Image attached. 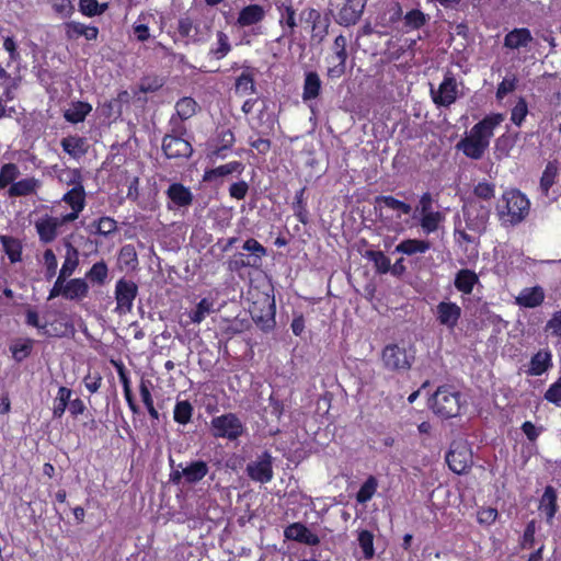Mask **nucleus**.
<instances>
[{
	"instance_id": "nucleus-1",
	"label": "nucleus",
	"mask_w": 561,
	"mask_h": 561,
	"mask_svg": "<svg viewBox=\"0 0 561 561\" xmlns=\"http://www.w3.org/2000/svg\"><path fill=\"white\" fill-rule=\"evenodd\" d=\"M504 121L502 114H491L472 126L469 134L456 145L467 158L480 160L490 146L494 129Z\"/></svg>"
},
{
	"instance_id": "nucleus-2",
	"label": "nucleus",
	"mask_w": 561,
	"mask_h": 561,
	"mask_svg": "<svg viewBox=\"0 0 561 561\" xmlns=\"http://www.w3.org/2000/svg\"><path fill=\"white\" fill-rule=\"evenodd\" d=\"M495 210L502 226L515 227L528 217L530 201L519 190L508 188L497 199Z\"/></svg>"
},
{
	"instance_id": "nucleus-3",
	"label": "nucleus",
	"mask_w": 561,
	"mask_h": 561,
	"mask_svg": "<svg viewBox=\"0 0 561 561\" xmlns=\"http://www.w3.org/2000/svg\"><path fill=\"white\" fill-rule=\"evenodd\" d=\"M430 408L440 417H455L460 412L461 393L453 386H440L430 399Z\"/></svg>"
},
{
	"instance_id": "nucleus-4",
	"label": "nucleus",
	"mask_w": 561,
	"mask_h": 561,
	"mask_svg": "<svg viewBox=\"0 0 561 561\" xmlns=\"http://www.w3.org/2000/svg\"><path fill=\"white\" fill-rule=\"evenodd\" d=\"M375 210L378 213L379 219L387 227L399 225L402 215H409L412 207L397 199L391 195H379L374 201Z\"/></svg>"
},
{
	"instance_id": "nucleus-5",
	"label": "nucleus",
	"mask_w": 561,
	"mask_h": 561,
	"mask_svg": "<svg viewBox=\"0 0 561 561\" xmlns=\"http://www.w3.org/2000/svg\"><path fill=\"white\" fill-rule=\"evenodd\" d=\"M244 431V424L234 413H225L210 421V433L215 438L237 440Z\"/></svg>"
},
{
	"instance_id": "nucleus-6",
	"label": "nucleus",
	"mask_w": 561,
	"mask_h": 561,
	"mask_svg": "<svg viewBox=\"0 0 561 561\" xmlns=\"http://www.w3.org/2000/svg\"><path fill=\"white\" fill-rule=\"evenodd\" d=\"M414 359L413 352L398 344H389L382 351V362L388 369L408 370Z\"/></svg>"
},
{
	"instance_id": "nucleus-7",
	"label": "nucleus",
	"mask_w": 561,
	"mask_h": 561,
	"mask_svg": "<svg viewBox=\"0 0 561 561\" xmlns=\"http://www.w3.org/2000/svg\"><path fill=\"white\" fill-rule=\"evenodd\" d=\"M347 39L343 35L335 37L332 45V55L328 58L331 65L327 70V76L330 79H339L345 73L346 59H347Z\"/></svg>"
},
{
	"instance_id": "nucleus-8",
	"label": "nucleus",
	"mask_w": 561,
	"mask_h": 561,
	"mask_svg": "<svg viewBox=\"0 0 561 561\" xmlns=\"http://www.w3.org/2000/svg\"><path fill=\"white\" fill-rule=\"evenodd\" d=\"M466 226L469 230L480 234L485 231L489 219V207L478 202H469L463 208Z\"/></svg>"
},
{
	"instance_id": "nucleus-9",
	"label": "nucleus",
	"mask_w": 561,
	"mask_h": 561,
	"mask_svg": "<svg viewBox=\"0 0 561 561\" xmlns=\"http://www.w3.org/2000/svg\"><path fill=\"white\" fill-rule=\"evenodd\" d=\"M249 478L259 483H268L273 479V457L264 451L250 461L245 468Z\"/></svg>"
},
{
	"instance_id": "nucleus-10",
	"label": "nucleus",
	"mask_w": 561,
	"mask_h": 561,
	"mask_svg": "<svg viewBox=\"0 0 561 561\" xmlns=\"http://www.w3.org/2000/svg\"><path fill=\"white\" fill-rule=\"evenodd\" d=\"M431 96L437 106H450L458 98V84L451 72H446L438 89L431 88Z\"/></svg>"
},
{
	"instance_id": "nucleus-11",
	"label": "nucleus",
	"mask_w": 561,
	"mask_h": 561,
	"mask_svg": "<svg viewBox=\"0 0 561 561\" xmlns=\"http://www.w3.org/2000/svg\"><path fill=\"white\" fill-rule=\"evenodd\" d=\"M137 294L136 283L125 278L118 279L115 285L116 311L119 313L130 312Z\"/></svg>"
},
{
	"instance_id": "nucleus-12",
	"label": "nucleus",
	"mask_w": 561,
	"mask_h": 561,
	"mask_svg": "<svg viewBox=\"0 0 561 561\" xmlns=\"http://www.w3.org/2000/svg\"><path fill=\"white\" fill-rule=\"evenodd\" d=\"M446 461L451 471L465 473L472 463V455L466 444L454 443L446 455Z\"/></svg>"
},
{
	"instance_id": "nucleus-13",
	"label": "nucleus",
	"mask_w": 561,
	"mask_h": 561,
	"mask_svg": "<svg viewBox=\"0 0 561 561\" xmlns=\"http://www.w3.org/2000/svg\"><path fill=\"white\" fill-rule=\"evenodd\" d=\"M67 222L69 221L64 220V216L54 217L45 215L38 218L35 221V229L41 242L45 244L53 242L58 236V229Z\"/></svg>"
},
{
	"instance_id": "nucleus-14",
	"label": "nucleus",
	"mask_w": 561,
	"mask_h": 561,
	"mask_svg": "<svg viewBox=\"0 0 561 561\" xmlns=\"http://www.w3.org/2000/svg\"><path fill=\"white\" fill-rule=\"evenodd\" d=\"M209 25L194 24L188 16L181 18L178 22L179 34L186 39V43L205 42L209 35Z\"/></svg>"
},
{
	"instance_id": "nucleus-15",
	"label": "nucleus",
	"mask_w": 561,
	"mask_h": 561,
	"mask_svg": "<svg viewBox=\"0 0 561 561\" xmlns=\"http://www.w3.org/2000/svg\"><path fill=\"white\" fill-rule=\"evenodd\" d=\"M162 150L169 159L190 158L193 152V148L187 140L173 135L164 136Z\"/></svg>"
},
{
	"instance_id": "nucleus-16",
	"label": "nucleus",
	"mask_w": 561,
	"mask_h": 561,
	"mask_svg": "<svg viewBox=\"0 0 561 561\" xmlns=\"http://www.w3.org/2000/svg\"><path fill=\"white\" fill-rule=\"evenodd\" d=\"M62 202H65L71 208L69 214L62 215L64 220L69 222L75 221L79 218L80 213L85 207V191L83 186H73L67 193L64 194Z\"/></svg>"
},
{
	"instance_id": "nucleus-17",
	"label": "nucleus",
	"mask_w": 561,
	"mask_h": 561,
	"mask_svg": "<svg viewBox=\"0 0 561 561\" xmlns=\"http://www.w3.org/2000/svg\"><path fill=\"white\" fill-rule=\"evenodd\" d=\"M461 317V308L450 301H442L436 307V319L439 324L454 330Z\"/></svg>"
},
{
	"instance_id": "nucleus-18",
	"label": "nucleus",
	"mask_w": 561,
	"mask_h": 561,
	"mask_svg": "<svg viewBox=\"0 0 561 561\" xmlns=\"http://www.w3.org/2000/svg\"><path fill=\"white\" fill-rule=\"evenodd\" d=\"M266 16V10L260 4H249L242 8L236 21L239 27H251L259 25Z\"/></svg>"
},
{
	"instance_id": "nucleus-19",
	"label": "nucleus",
	"mask_w": 561,
	"mask_h": 561,
	"mask_svg": "<svg viewBox=\"0 0 561 561\" xmlns=\"http://www.w3.org/2000/svg\"><path fill=\"white\" fill-rule=\"evenodd\" d=\"M284 536L288 540H294L308 546H317L320 543V538L301 523H293L287 526L284 530Z\"/></svg>"
},
{
	"instance_id": "nucleus-20",
	"label": "nucleus",
	"mask_w": 561,
	"mask_h": 561,
	"mask_svg": "<svg viewBox=\"0 0 561 561\" xmlns=\"http://www.w3.org/2000/svg\"><path fill=\"white\" fill-rule=\"evenodd\" d=\"M42 187V181L34 176H28L12 183L7 190L8 197H26L36 195Z\"/></svg>"
},
{
	"instance_id": "nucleus-21",
	"label": "nucleus",
	"mask_w": 561,
	"mask_h": 561,
	"mask_svg": "<svg viewBox=\"0 0 561 561\" xmlns=\"http://www.w3.org/2000/svg\"><path fill=\"white\" fill-rule=\"evenodd\" d=\"M545 297V289L537 285L534 287L523 288L515 298V302L523 308H536L543 302Z\"/></svg>"
},
{
	"instance_id": "nucleus-22",
	"label": "nucleus",
	"mask_w": 561,
	"mask_h": 561,
	"mask_svg": "<svg viewBox=\"0 0 561 561\" xmlns=\"http://www.w3.org/2000/svg\"><path fill=\"white\" fill-rule=\"evenodd\" d=\"M552 353L545 348L538 351L530 358L526 374L528 376H541L552 367Z\"/></svg>"
},
{
	"instance_id": "nucleus-23",
	"label": "nucleus",
	"mask_w": 561,
	"mask_h": 561,
	"mask_svg": "<svg viewBox=\"0 0 561 561\" xmlns=\"http://www.w3.org/2000/svg\"><path fill=\"white\" fill-rule=\"evenodd\" d=\"M300 21L306 22L307 24L311 25L312 36L318 37L319 41H322L324 36L327 35L328 25L324 24L321 26V13L312 8L304 9L300 12Z\"/></svg>"
},
{
	"instance_id": "nucleus-24",
	"label": "nucleus",
	"mask_w": 561,
	"mask_h": 561,
	"mask_svg": "<svg viewBox=\"0 0 561 561\" xmlns=\"http://www.w3.org/2000/svg\"><path fill=\"white\" fill-rule=\"evenodd\" d=\"M533 39V35L528 28H514L505 35L504 46L510 49L525 48Z\"/></svg>"
},
{
	"instance_id": "nucleus-25",
	"label": "nucleus",
	"mask_w": 561,
	"mask_h": 561,
	"mask_svg": "<svg viewBox=\"0 0 561 561\" xmlns=\"http://www.w3.org/2000/svg\"><path fill=\"white\" fill-rule=\"evenodd\" d=\"M322 89V81L316 71H308L305 73L302 87V101L309 102L317 99Z\"/></svg>"
},
{
	"instance_id": "nucleus-26",
	"label": "nucleus",
	"mask_w": 561,
	"mask_h": 561,
	"mask_svg": "<svg viewBox=\"0 0 561 561\" xmlns=\"http://www.w3.org/2000/svg\"><path fill=\"white\" fill-rule=\"evenodd\" d=\"M168 198L178 207H187L193 202L191 190L181 183H173L167 190Z\"/></svg>"
},
{
	"instance_id": "nucleus-27",
	"label": "nucleus",
	"mask_w": 561,
	"mask_h": 561,
	"mask_svg": "<svg viewBox=\"0 0 561 561\" xmlns=\"http://www.w3.org/2000/svg\"><path fill=\"white\" fill-rule=\"evenodd\" d=\"M66 35L69 39H77L83 36L88 41H95L99 30L96 26H88L83 23L71 21L66 23Z\"/></svg>"
},
{
	"instance_id": "nucleus-28",
	"label": "nucleus",
	"mask_w": 561,
	"mask_h": 561,
	"mask_svg": "<svg viewBox=\"0 0 561 561\" xmlns=\"http://www.w3.org/2000/svg\"><path fill=\"white\" fill-rule=\"evenodd\" d=\"M244 167L240 161H230L226 164L219 165L215 169H210L205 171L203 175V181L213 182L219 178L227 176L232 173H241Z\"/></svg>"
},
{
	"instance_id": "nucleus-29",
	"label": "nucleus",
	"mask_w": 561,
	"mask_h": 561,
	"mask_svg": "<svg viewBox=\"0 0 561 561\" xmlns=\"http://www.w3.org/2000/svg\"><path fill=\"white\" fill-rule=\"evenodd\" d=\"M179 467L182 469V474L187 483L199 482L206 477L209 470L207 463L203 460L191 462L185 467L179 465Z\"/></svg>"
},
{
	"instance_id": "nucleus-30",
	"label": "nucleus",
	"mask_w": 561,
	"mask_h": 561,
	"mask_svg": "<svg viewBox=\"0 0 561 561\" xmlns=\"http://www.w3.org/2000/svg\"><path fill=\"white\" fill-rule=\"evenodd\" d=\"M279 10V24L283 27V36H293L297 27L296 11L291 4L283 3L278 7Z\"/></svg>"
},
{
	"instance_id": "nucleus-31",
	"label": "nucleus",
	"mask_w": 561,
	"mask_h": 561,
	"mask_svg": "<svg viewBox=\"0 0 561 561\" xmlns=\"http://www.w3.org/2000/svg\"><path fill=\"white\" fill-rule=\"evenodd\" d=\"M255 90L254 73L250 68H245L236 78L234 93L239 96H245L255 93Z\"/></svg>"
},
{
	"instance_id": "nucleus-32",
	"label": "nucleus",
	"mask_w": 561,
	"mask_h": 561,
	"mask_svg": "<svg viewBox=\"0 0 561 561\" xmlns=\"http://www.w3.org/2000/svg\"><path fill=\"white\" fill-rule=\"evenodd\" d=\"M557 507V492L552 486H547L540 499L539 511L546 516L548 523L553 519Z\"/></svg>"
},
{
	"instance_id": "nucleus-33",
	"label": "nucleus",
	"mask_w": 561,
	"mask_h": 561,
	"mask_svg": "<svg viewBox=\"0 0 561 561\" xmlns=\"http://www.w3.org/2000/svg\"><path fill=\"white\" fill-rule=\"evenodd\" d=\"M89 285L83 278H72L65 283V298L68 300H80L87 297Z\"/></svg>"
},
{
	"instance_id": "nucleus-34",
	"label": "nucleus",
	"mask_w": 561,
	"mask_h": 561,
	"mask_svg": "<svg viewBox=\"0 0 561 561\" xmlns=\"http://www.w3.org/2000/svg\"><path fill=\"white\" fill-rule=\"evenodd\" d=\"M478 282L479 277L473 271L463 268L456 274L454 284L459 291L469 295Z\"/></svg>"
},
{
	"instance_id": "nucleus-35",
	"label": "nucleus",
	"mask_w": 561,
	"mask_h": 561,
	"mask_svg": "<svg viewBox=\"0 0 561 561\" xmlns=\"http://www.w3.org/2000/svg\"><path fill=\"white\" fill-rule=\"evenodd\" d=\"M118 267L125 271H135L138 267V255L133 244H125L118 252Z\"/></svg>"
},
{
	"instance_id": "nucleus-36",
	"label": "nucleus",
	"mask_w": 561,
	"mask_h": 561,
	"mask_svg": "<svg viewBox=\"0 0 561 561\" xmlns=\"http://www.w3.org/2000/svg\"><path fill=\"white\" fill-rule=\"evenodd\" d=\"M79 265V251L70 242L66 243V255L59 275L67 278L73 274Z\"/></svg>"
},
{
	"instance_id": "nucleus-37",
	"label": "nucleus",
	"mask_w": 561,
	"mask_h": 561,
	"mask_svg": "<svg viewBox=\"0 0 561 561\" xmlns=\"http://www.w3.org/2000/svg\"><path fill=\"white\" fill-rule=\"evenodd\" d=\"M431 249V243L426 240L407 239L401 241L396 251L405 255H413L417 253H425Z\"/></svg>"
},
{
	"instance_id": "nucleus-38",
	"label": "nucleus",
	"mask_w": 561,
	"mask_h": 561,
	"mask_svg": "<svg viewBox=\"0 0 561 561\" xmlns=\"http://www.w3.org/2000/svg\"><path fill=\"white\" fill-rule=\"evenodd\" d=\"M61 147L72 158H80L87 152V144L82 137L69 136L62 138Z\"/></svg>"
},
{
	"instance_id": "nucleus-39",
	"label": "nucleus",
	"mask_w": 561,
	"mask_h": 561,
	"mask_svg": "<svg viewBox=\"0 0 561 561\" xmlns=\"http://www.w3.org/2000/svg\"><path fill=\"white\" fill-rule=\"evenodd\" d=\"M92 111V106L87 102H75L65 111L67 122L77 124L83 122L87 115Z\"/></svg>"
},
{
	"instance_id": "nucleus-40",
	"label": "nucleus",
	"mask_w": 561,
	"mask_h": 561,
	"mask_svg": "<svg viewBox=\"0 0 561 561\" xmlns=\"http://www.w3.org/2000/svg\"><path fill=\"white\" fill-rule=\"evenodd\" d=\"M231 48L229 36L225 32L218 31L216 33V42L209 49V55L215 59L220 60L231 51Z\"/></svg>"
},
{
	"instance_id": "nucleus-41",
	"label": "nucleus",
	"mask_w": 561,
	"mask_h": 561,
	"mask_svg": "<svg viewBox=\"0 0 561 561\" xmlns=\"http://www.w3.org/2000/svg\"><path fill=\"white\" fill-rule=\"evenodd\" d=\"M117 230V222L111 217L103 216L89 226L90 233L107 237Z\"/></svg>"
},
{
	"instance_id": "nucleus-42",
	"label": "nucleus",
	"mask_w": 561,
	"mask_h": 561,
	"mask_svg": "<svg viewBox=\"0 0 561 561\" xmlns=\"http://www.w3.org/2000/svg\"><path fill=\"white\" fill-rule=\"evenodd\" d=\"M445 220V215L438 210L420 216V226L424 233L430 234L438 230Z\"/></svg>"
},
{
	"instance_id": "nucleus-43",
	"label": "nucleus",
	"mask_w": 561,
	"mask_h": 561,
	"mask_svg": "<svg viewBox=\"0 0 561 561\" xmlns=\"http://www.w3.org/2000/svg\"><path fill=\"white\" fill-rule=\"evenodd\" d=\"M0 241L11 263H16L22 260V244L18 239L9 236H1Z\"/></svg>"
},
{
	"instance_id": "nucleus-44",
	"label": "nucleus",
	"mask_w": 561,
	"mask_h": 561,
	"mask_svg": "<svg viewBox=\"0 0 561 561\" xmlns=\"http://www.w3.org/2000/svg\"><path fill=\"white\" fill-rule=\"evenodd\" d=\"M71 389L67 387L62 386L58 389L53 407V416L55 419H60L65 414V411L67 410V408H69V400L71 398Z\"/></svg>"
},
{
	"instance_id": "nucleus-45",
	"label": "nucleus",
	"mask_w": 561,
	"mask_h": 561,
	"mask_svg": "<svg viewBox=\"0 0 561 561\" xmlns=\"http://www.w3.org/2000/svg\"><path fill=\"white\" fill-rule=\"evenodd\" d=\"M214 300L211 298H203L194 310L188 313L191 321L195 324H199L207 316L213 313Z\"/></svg>"
},
{
	"instance_id": "nucleus-46",
	"label": "nucleus",
	"mask_w": 561,
	"mask_h": 561,
	"mask_svg": "<svg viewBox=\"0 0 561 561\" xmlns=\"http://www.w3.org/2000/svg\"><path fill=\"white\" fill-rule=\"evenodd\" d=\"M21 172L15 163H4L0 169V190L9 188L15 183Z\"/></svg>"
},
{
	"instance_id": "nucleus-47",
	"label": "nucleus",
	"mask_w": 561,
	"mask_h": 561,
	"mask_svg": "<svg viewBox=\"0 0 561 561\" xmlns=\"http://www.w3.org/2000/svg\"><path fill=\"white\" fill-rule=\"evenodd\" d=\"M558 175V167L556 162H548L540 178L539 188L546 196L549 194V190L554 184Z\"/></svg>"
},
{
	"instance_id": "nucleus-48",
	"label": "nucleus",
	"mask_w": 561,
	"mask_h": 561,
	"mask_svg": "<svg viewBox=\"0 0 561 561\" xmlns=\"http://www.w3.org/2000/svg\"><path fill=\"white\" fill-rule=\"evenodd\" d=\"M242 249L250 252L254 256L253 262H242V266H255L260 260L266 255V249L253 238L248 239L243 243Z\"/></svg>"
},
{
	"instance_id": "nucleus-49",
	"label": "nucleus",
	"mask_w": 561,
	"mask_h": 561,
	"mask_svg": "<svg viewBox=\"0 0 561 561\" xmlns=\"http://www.w3.org/2000/svg\"><path fill=\"white\" fill-rule=\"evenodd\" d=\"M197 106L196 101L192 98H182L175 104L176 116L181 121H186L195 115Z\"/></svg>"
},
{
	"instance_id": "nucleus-50",
	"label": "nucleus",
	"mask_w": 561,
	"mask_h": 561,
	"mask_svg": "<svg viewBox=\"0 0 561 561\" xmlns=\"http://www.w3.org/2000/svg\"><path fill=\"white\" fill-rule=\"evenodd\" d=\"M193 411V405L187 400L178 401L174 407L173 419L176 423L186 425L191 422Z\"/></svg>"
},
{
	"instance_id": "nucleus-51",
	"label": "nucleus",
	"mask_w": 561,
	"mask_h": 561,
	"mask_svg": "<svg viewBox=\"0 0 561 561\" xmlns=\"http://www.w3.org/2000/svg\"><path fill=\"white\" fill-rule=\"evenodd\" d=\"M428 15L423 13L421 10L413 9L409 11L404 18V26L409 30H419L421 28L428 20Z\"/></svg>"
},
{
	"instance_id": "nucleus-52",
	"label": "nucleus",
	"mask_w": 561,
	"mask_h": 561,
	"mask_svg": "<svg viewBox=\"0 0 561 561\" xmlns=\"http://www.w3.org/2000/svg\"><path fill=\"white\" fill-rule=\"evenodd\" d=\"M378 488V481L374 476H370L360 486L356 494L358 503L364 504L371 500Z\"/></svg>"
},
{
	"instance_id": "nucleus-53",
	"label": "nucleus",
	"mask_w": 561,
	"mask_h": 561,
	"mask_svg": "<svg viewBox=\"0 0 561 561\" xmlns=\"http://www.w3.org/2000/svg\"><path fill=\"white\" fill-rule=\"evenodd\" d=\"M357 540L365 559L370 560L375 554L374 535L369 530H362Z\"/></svg>"
},
{
	"instance_id": "nucleus-54",
	"label": "nucleus",
	"mask_w": 561,
	"mask_h": 561,
	"mask_svg": "<svg viewBox=\"0 0 561 561\" xmlns=\"http://www.w3.org/2000/svg\"><path fill=\"white\" fill-rule=\"evenodd\" d=\"M108 275V268L104 261L96 262L87 272L85 276L91 282L103 284Z\"/></svg>"
},
{
	"instance_id": "nucleus-55",
	"label": "nucleus",
	"mask_w": 561,
	"mask_h": 561,
	"mask_svg": "<svg viewBox=\"0 0 561 561\" xmlns=\"http://www.w3.org/2000/svg\"><path fill=\"white\" fill-rule=\"evenodd\" d=\"M367 259L374 262L376 270L385 274L390 270V260L381 251H368L366 254Z\"/></svg>"
},
{
	"instance_id": "nucleus-56",
	"label": "nucleus",
	"mask_w": 561,
	"mask_h": 561,
	"mask_svg": "<svg viewBox=\"0 0 561 561\" xmlns=\"http://www.w3.org/2000/svg\"><path fill=\"white\" fill-rule=\"evenodd\" d=\"M473 195L483 201H491L495 196V185L489 181H481L473 187Z\"/></svg>"
},
{
	"instance_id": "nucleus-57",
	"label": "nucleus",
	"mask_w": 561,
	"mask_h": 561,
	"mask_svg": "<svg viewBox=\"0 0 561 561\" xmlns=\"http://www.w3.org/2000/svg\"><path fill=\"white\" fill-rule=\"evenodd\" d=\"M79 8L82 14L87 16H94L102 14L107 8V4L104 3L100 5L98 0H80Z\"/></svg>"
},
{
	"instance_id": "nucleus-58",
	"label": "nucleus",
	"mask_w": 561,
	"mask_h": 561,
	"mask_svg": "<svg viewBox=\"0 0 561 561\" xmlns=\"http://www.w3.org/2000/svg\"><path fill=\"white\" fill-rule=\"evenodd\" d=\"M527 114H528L527 102L525 101V99L520 98L512 110L511 121L515 125L520 126L524 123Z\"/></svg>"
},
{
	"instance_id": "nucleus-59",
	"label": "nucleus",
	"mask_w": 561,
	"mask_h": 561,
	"mask_svg": "<svg viewBox=\"0 0 561 561\" xmlns=\"http://www.w3.org/2000/svg\"><path fill=\"white\" fill-rule=\"evenodd\" d=\"M43 263L45 265V277L51 279L57 271V257L51 249H46L43 254Z\"/></svg>"
},
{
	"instance_id": "nucleus-60",
	"label": "nucleus",
	"mask_w": 561,
	"mask_h": 561,
	"mask_svg": "<svg viewBox=\"0 0 561 561\" xmlns=\"http://www.w3.org/2000/svg\"><path fill=\"white\" fill-rule=\"evenodd\" d=\"M146 15H139L138 20L133 25V32L138 42H146L150 38V31L147 23H145Z\"/></svg>"
},
{
	"instance_id": "nucleus-61",
	"label": "nucleus",
	"mask_w": 561,
	"mask_h": 561,
	"mask_svg": "<svg viewBox=\"0 0 561 561\" xmlns=\"http://www.w3.org/2000/svg\"><path fill=\"white\" fill-rule=\"evenodd\" d=\"M32 350V341H18L11 346V352L15 360H23Z\"/></svg>"
},
{
	"instance_id": "nucleus-62",
	"label": "nucleus",
	"mask_w": 561,
	"mask_h": 561,
	"mask_svg": "<svg viewBox=\"0 0 561 561\" xmlns=\"http://www.w3.org/2000/svg\"><path fill=\"white\" fill-rule=\"evenodd\" d=\"M499 514L493 507H482L478 511L477 519L482 526H491L496 520Z\"/></svg>"
},
{
	"instance_id": "nucleus-63",
	"label": "nucleus",
	"mask_w": 561,
	"mask_h": 561,
	"mask_svg": "<svg viewBox=\"0 0 561 561\" xmlns=\"http://www.w3.org/2000/svg\"><path fill=\"white\" fill-rule=\"evenodd\" d=\"M543 398L553 404H559L561 402V377L557 379L553 383L549 386L547 391L545 392Z\"/></svg>"
},
{
	"instance_id": "nucleus-64",
	"label": "nucleus",
	"mask_w": 561,
	"mask_h": 561,
	"mask_svg": "<svg viewBox=\"0 0 561 561\" xmlns=\"http://www.w3.org/2000/svg\"><path fill=\"white\" fill-rule=\"evenodd\" d=\"M545 330L550 332L551 335L561 339V309L552 313L546 323Z\"/></svg>"
}]
</instances>
